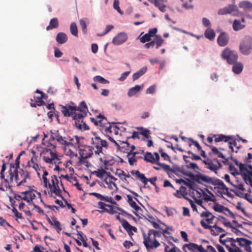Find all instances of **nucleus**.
Returning <instances> with one entry per match:
<instances>
[{"mask_svg":"<svg viewBox=\"0 0 252 252\" xmlns=\"http://www.w3.org/2000/svg\"><path fill=\"white\" fill-rule=\"evenodd\" d=\"M252 154L248 153V157L245 158V163H242L236 159H233L236 165L238 166L240 172L245 182L252 187V165L249 164L251 162Z\"/></svg>","mask_w":252,"mask_h":252,"instance_id":"obj_1","label":"nucleus"},{"mask_svg":"<svg viewBox=\"0 0 252 252\" xmlns=\"http://www.w3.org/2000/svg\"><path fill=\"white\" fill-rule=\"evenodd\" d=\"M162 233L160 231L154 229H149L147 234L143 232L142 235L144 238L143 243L147 250L155 249L160 246L159 242L156 239V237H161Z\"/></svg>","mask_w":252,"mask_h":252,"instance_id":"obj_2","label":"nucleus"},{"mask_svg":"<svg viewBox=\"0 0 252 252\" xmlns=\"http://www.w3.org/2000/svg\"><path fill=\"white\" fill-rule=\"evenodd\" d=\"M94 137L91 138V147L96 155L100 154H104V152L108 149L107 142L100 138L95 132L93 133Z\"/></svg>","mask_w":252,"mask_h":252,"instance_id":"obj_3","label":"nucleus"},{"mask_svg":"<svg viewBox=\"0 0 252 252\" xmlns=\"http://www.w3.org/2000/svg\"><path fill=\"white\" fill-rule=\"evenodd\" d=\"M90 120L94 125L100 126L99 129L103 133L108 134L112 132L111 124L108 122L107 118L104 116L99 114L95 118H91Z\"/></svg>","mask_w":252,"mask_h":252,"instance_id":"obj_4","label":"nucleus"},{"mask_svg":"<svg viewBox=\"0 0 252 252\" xmlns=\"http://www.w3.org/2000/svg\"><path fill=\"white\" fill-rule=\"evenodd\" d=\"M49 148H46L43 149L40 153V155L43 160L47 163H56V160L59 158L56 154L52 151V149L56 148V146L54 144L50 143V145H47Z\"/></svg>","mask_w":252,"mask_h":252,"instance_id":"obj_5","label":"nucleus"},{"mask_svg":"<svg viewBox=\"0 0 252 252\" xmlns=\"http://www.w3.org/2000/svg\"><path fill=\"white\" fill-rule=\"evenodd\" d=\"M221 56L222 58L226 60L227 63L230 64L234 63L238 59V56L237 52L233 50H231L228 48H225L222 52Z\"/></svg>","mask_w":252,"mask_h":252,"instance_id":"obj_6","label":"nucleus"},{"mask_svg":"<svg viewBox=\"0 0 252 252\" xmlns=\"http://www.w3.org/2000/svg\"><path fill=\"white\" fill-rule=\"evenodd\" d=\"M231 185L235 188V189H231V191L234 192L237 196L245 198L252 203V199L248 197L250 195L244 192L245 188L243 184L236 182L235 183H231Z\"/></svg>","mask_w":252,"mask_h":252,"instance_id":"obj_7","label":"nucleus"},{"mask_svg":"<svg viewBox=\"0 0 252 252\" xmlns=\"http://www.w3.org/2000/svg\"><path fill=\"white\" fill-rule=\"evenodd\" d=\"M51 136L50 141L53 142L56 141L62 147L64 148L65 144H66L67 137L65 136L64 134L62 133L58 130H54L51 131Z\"/></svg>","mask_w":252,"mask_h":252,"instance_id":"obj_8","label":"nucleus"},{"mask_svg":"<svg viewBox=\"0 0 252 252\" xmlns=\"http://www.w3.org/2000/svg\"><path fill=\"white\" fill-rule=\"evenodd\" d=\"M187 175L191 179V180L200 184L203 183L212 184L213 179V178H211L199 172H197L196 174L190 173Z\"/></svg>","mask_w":252,"mask_h":252,"instance_id":"obj_9","label":"nucleus"},{"mask_svg":"<svg viewBox=\"0 0 252 252\" xmlns=\"http://www.w3.org/2000/svg\"><path fill=\"white\" fill-rule=\"evenodd\" d=\"M252 39L250 36L246 37L239 46L240 52L245 55L250 54L252 50Z\"/></svg>","mask_w":252,"mask_h":252,"instance_id":"obj_10","label":"nucleus"},{"mask_svg":"<svg viewBox=\"0 0 252 252\" xmlns=\"http://www.w3.org/2000/svg\"><path fill=\"white\" fill-rule=\"evenodd\" d=\"M130 173L133 175H136V179L140 180L144 185H146L149 181L151 184L156 186V181L157 180V177L147 179L144 174L141 173L139 171L135 170H131Z\"/></svg>","mask_w":252,"mask_h":252,"instance_id":"obj_11","label":"nucleus"},{"mask_svg":"<svg viewBox=\"0 0 252 252\" xmlns=\"http://www.w3.org/2000/svg\"><path fill=\"white\" fill-rule=\"evenodd\" d=\"M72 105L70 104H66L65 105H60V106L61 108V112L64 117H72L73 120V117L75 115H77L76 110V106L74 105V103H72Z\"/></svg>","mask_w":252,"mask_h":252,"instance_id":"obj_12","label":"nucleus"},{"mask_svg":"<svg viewBox=\"0 0 252 252\" xmlns=\"http://www.w3.org/2000/svg\"><path fill=\"white\" fill-rule=\"evenodd\" d=\"M219 15H226L231 14L234 16H237L239 12L237 6L234 4H229L228 6L219 9L218 11Z\"/></svg>","mask_w":252,"mask_h":252,"instance_id":"obj_13","label":"nucleus"},{"mask_svg":"<svg viewBox=\"0 0 252 252\" xmlns=\"http://www.w3.org/2000/svg\"><path fill=\"white\" fill-rule=\"evenodd\" d=\"M93 150L91 146H86L79 149L80 157L79 158V161L81 163L83 159H87L91 157L93 154Z\"/></svg>","mask_w":252,"mask_h":252,"instance_id":"obj_14","label":"nucleus"},{"mask_svg":"<svg viewBox=\"0 0 252 252\" xmlns=\"http://www.w3.org/2000/svg\"><path fill=\"white\" fill-rule=\"evenodd\" d=\"M76 112H77L76 115H75L74 117L78 118L80 119L81 118H84L86 116L87 113L88 112V108L87 106L86 102L83 101L80 102L78 106H76Z\"/></svg>","mask_w":252,"mask_h":252,"instance_id":"obj_15","label":"nucleus"},{"mask_svg":"<svg viewBox=\"0 0 252 252\" xmlns=\"http://www.w3.org/2000/svg\"><path fill=\"white\" fill-rule=\"evenodd\" d=\"M116 218L117 220L120 221L124 228L127 231L129 235L133 234L132 232V231L135 232H137V229L135 226L131 225L128 222L124 219H121L119 215H116Z\"/></svg>","mask_w":252,"mask_h":252,"instance_id":"obj_16","label":"nucleus"},{"mask_svg":"<svg viewBox=\"0 0 252 252\" xmlns=\"http://www.w3.org/2000/svg\"><path fill=\"white\" fill-rule=\"evenodd\" d=\"M187 248L189 251L192 252H207L202 245H198L195 243H189L186 244L183 246V250L185 252H187L186 248Z\"/></svg>","mask_w":252,"mask_h":252,"instance_id":"obj_17","label":"nucleus"},{"mask_svg":"<svg viewBox=\"0 0 252 252\" xmlns=\"http://www.w3.org/2000/svg\"><path fill=\"white\" fill-rule=\"evenodd\" d=\"M35 193L37 194L40 197V193L38 192L34 189H31L30 190H27L21 192V194L23 195V200L26 201L30 204L31 202H32L33 199L36 196Z\"/></svg>","mask_w":252,"mask_h":252,"instance_id":"obj_18","label":"nucleus"},{"mask_svg":"<svg viewBox=\"0 0 252 252\" xmlns=\"http://www.w3.org/2000/svg\"><path fill=\"white\" fill-rule=\"evenodd\" d=\"M84 118L79 119L73 117L74 126L78 129L81 130H86L89 129V126L83 121Z\"/></svg>","mask_w":252,"mask_h":252,"instance_id":"obj_19","label":"nucleus"},{"mask_svg":"<svg viewBox=\"0 0 252 252\" xmlns=\"http://www.w3.org/2000/svg\"><path fill=\"white\" fill-rule=\"evenodd\" d=\"M127 39V34L125 32H120L114 37L112 43L115 45H119L125 42Z\"/></svg>","mask_w":252,"mask_h":252,"instance_id":"obj_20","label":"nucleus"},{"mask_svg":"<svg viewBox=\"0 0 252 252\" xmlns=\"http://www.w3.org/2000/svg\"><path fill=\"white\" fill-rule=\"evenodd\" d=\"M79 138L77 136H73L72 137H68L66 139V144H65L63 149H66L67 147H72L76 148L78 147Z\"/></svg>","mask_w":252,"mask_h":252,"instance_id":"obj_21","label":"nucleus"},{"mask_svg":"<svg viewBox=\"0 0 252 252\" xmlns=\"http://www.w3.org/2000/svg\"><path fill=\"white\" fill-rule=\"evenodd\" d=\"M229 41L228 34L225 32H221L217 38L218 44L221 47L226 46Z\"/></svg>","mask_w":252,"mask_h":252,"instance_id":"obj_22","label":"nucleus"},{"mask_svg":"<svg viewBox=\"0 0 252 252\" xmlns=\"http://www.w3.org/2000/svg\"><path fill=\"white\" fill-rule=\"evenodd\" d=\"M9 174L10 176V181H13V180L19 184L20 182L19 175L18 174V169L14 168V165H11L9 170Z\"/></svg>","mask_w":252,"mask_h":252,"instance_id":"obj_23","label":"nucleus"},{"mask_svg":"<svg viewBox=\"0 0 252 252\" xmlns=\"http://www.w3.org/2000/svg\"><path fill=\"white\" fill-rule=\"evenodd\" d=\"M237 242H238L239 245L240 246L245 247V250L248 252H252L251 248L250 245L252 242L247 240L245 238H237Z\"/></svg>","mask_w":252,"mask_h":252,"instance_id":"obj_24","label":"nucleus"},{"mask_svg":"<svg viewBox=\"0 0 252 252\" xmlns=\"http://www.w3.org/2000/svg\"><path fill=\"white\" fill-rule=\"evenodd\" d=\"M214 161L217 162L218 164H214L212 161L209 162L204 161V162L206 165H208V169L213 171H214L216 173H217V171L221 167V165L220 162L217 159H214Z\"/></svg>","mask_w":252,"mask_h":252,"instance_id":"obj_25","label":"nucleus"},{"mask_svg":"<svg viewBox=\"0 0 252 252\" xmlns=\"http://www.w3.org/2000/svg\"><path fill=\"white\" fill-rule=\"evenodd\" d=\"M214 137H215L214 141L216 143L221 141L227 142L230 140V139H233L232 136H226L222 134L218 135L214 134Z\"/></svg>","mask_w":252,"mask_h":252,"instance_id":"obj_26","label":"nucleus"},{"mask_svg":"<svg viewBox=\"0 0 252 252\" xmlns=\"http://www.w3.org/2000/svg\"><path fill=\"white\" fill-rule=\"evenodd\" d=\"M90 194L95 196L97 198H98L101 200L105 201L111 203L112 204L116 203L114 201V200H113V199L111 197H108L107 196H103V195L100 194V193H96V192H91V193H90Z\"/></svg>","mask_w":252,"mask_h":252,"instance_id":"obj_27","label":"nucleus"},{"mask_svg":"<svg viewBox=\"0 0 252 252\" xmlns=\"http://www.w3.org/2000/svg\"><path fill=\"white\" fill-rule=\"evenodd\" d=\"M47 220L51 225L54 226L55 229L56 230L58 233H59L62 229V227H61L60 222L54 217L52 218L51 219L49 218H48Z\"/></svg>","mask_w":252,"mask_h":252,"instance_id":"obj_28","label":"nucleus"},{"mask_svg":"<svg viewBox=\"0 0 252 252\" xmlns=\"http://www.w3.org/2000/svg\"><path fill=\"white\" fill-rule=\"evenodd\" d=\"M212 185L214 186H218V188L224 190H227V187L225 185L224 183L220 179L217 178H213Z\"/></svg>","mask_w":252,"mask_h":252,"instance_id":"obj_29","label":"nucleus"},{"mask_svg":"<svg viewBox=\"0 0 252 252\" xmlns=\"http://www.w3.org/2000/svg\"><path fill=\"white\" fill-rule=\"evenodd\" d=\"M56 39L58 43L63 44L67 41L68 37L65 33L60 32L57 34Z\"/></svg>","mask_w":252,"mask_h":252,"instance_id":"obj_30","label":"nucleus"},{"mask_svg":"<svg viewBox=\"0 0 252 252\" xmlns=\"http://www.w3.org/2000/svg\"><path fill=\"white\" fill-rule=\"evenodd\" d=\"M144 85L140 86L137 85L134 87H132L128 90L127 95L129 97H131L134 95L136 94L138 92L143 88Z\"/></svg>","mask_w":252,"mask_h":252,"instance_id":"obj_31","label":"nucleus"},{"mask_svg":"<svg viewBox=\"0 0 252 252\" xmlns=\"http://www.w3.org/2000/svg\"><path fill=\"white\" fill-rule=\"evenodd\" d=\"M59 26V22L57 18H53L50 21L49 25L46 27V30L49 31L57 28Z\"/></svg>","mask_w":252,"mask_h":252,"instance_id":"obj_32","label":"nucleus"},{"mask_svg":"<svg viewBox=\"0 0 252 252\" xmlns=\"http://www.w3.org/2000/svg\"><path fill=\"white\" fill-rule=\"evenodd\" d=\"M232 70L235 74H239L241 73L243 69V65L240 62L237 61L233 63Z\"/></svg>","mask_w":252,"mask_h":252,"instance_id":"obj_33","label":"nucleus"},{"mask_svg":"<svg viewBox=\"0 0 252 252\" xmlns=\"http://www.w3.org/2000/svg\"><path fill=\"white\" fill-rule=\"evenodd\" d=\"M144 159L146 162H151L153 164H157L158 163V161L154 157V155L150 152H147L145 154Z\"/></svg>","mask_w":252,"mask_h":252,"instance_id":"obj_34","label":"nucleus"},{"mask_svg":"<svg viewBox=\"0 0 252 252\" xmlns=\"http://www.w3.org/2000/svg\"><path fill=\"white\" fill-rule=\"evenodd\" d=\"M200 216L201 217L206 218V220L208 223H212L213 220L215 218V216H213L210 212L205 211L201 213Z\"/></svg>","mask_w":252,"mask_h":252,"instance_id":"obj_35","label":"nucleus"},{"mask_svg":"<svg viewBox=\"0 0 252 252\" xmlns=\"http://www.w3.org/2000/svg\"><path fill=\"white\" fill-rule=\"evenodd\" d=\"M154 45H156V49H158L164 43V40L159 35H156L154 40Z\"/></svg>","mask_w":252,"mask_h":252,"instance_id":"obj_36","label":"nucleus"},{"mask_svg":"<svg viewBox=\"0 0 252 252\" xmlns=\"http://www.w3.org/2000/svg\"><path fill=\"white\" fill-rule=\"evenodd\" d=\"M147 67L146 66L143 67L140 70L134 73L132 75L133 80L138 79L140 77L143 75L147 71Z\"/></svg>","mask_w":252,"mask_h":252,"instance_id":"obj_37","label":"nucleus"},{"mask_svg":"<svg viewBox=\"0 0 252 252\" xmlns=\"http://www.w3.org/2000/svg\"><path fill=\"white\" fill-rule=\"evenodd\" d=\"M120 142H121V144L124 145L122 147V149L124 148L125 147V146H126V147L128 148L127 149H126L127 151H124V152L126 153L127 154H128V153H132L134 151V150L135 149V146L133 145L130 146V144L128 143L127 141L126 142L120 141Z\"/></svg>","mask_w":252,"mask_h":252,"instance_id":"obj_38","label":"nucleus"},{"mask_svg":"<svg viewBox=\"0 0 252 252\" xmlns=\"http://www.w3.org/2000/svg\"><path fill=\"white\" fill-rule=\"evenodd\" d=\"M43 96L40 95V96L34 97L35 100V103H31L32 107H36V106H42L45 104V102L42 100Z\"/></svg>","mask_w":252,"mask_h":252,"instance_id":"obj_39","label":"nucleus"},{"mask_svg":"<svg viewBox=\"0 0 252 252\" xmlns=\"http://www.w3.org/2000/svg\"><path fill=\"white\" fill-rule=\"evenodd\" d=\"M3 164L1 167V171L0 172V178L1 180V183H3L4 182L5 183H8L9 181L7 179L4 178V172H5L6 168V163L3 160Z\"/></svg>","mask_w":252,"mask_h":252,"instance_id":"obj_40","label":"nucleus"},{"mask_svg":"<svg viewBox=\"0 0 252 252\" xmlns=\"http://www.w3.org/2000/svg\"><path fill=\"white\" fill-rule=\"evenodd\" d=\"M204 35L207 39L212 40L215 37V33L213 30L211 29H208L205 32Z\"/></svg>","mask_w":252,"mask_h":252,"instance_id":"obj_41","label":"nucleus"},{"mask_svg":"<svg viewBox=\"0 0 252 252\" xmlns=\"http://www.w3.org/2000/svg\"><path fill=\"white\" fill-rule=\"evenodd\" d=\"M245 26L241 24V21L239 20H235L233 23V28L234 31H238L243 29Z\"/></svg>","mask_w":252,"mask_h":252,"instance_id":"obj_42","label":"nucleus"},{"mask_svg":"<svg viewBox=\"0 0 252 252\" xmlns=\"http://www.w3.org/2000/svg\"><path fill=\"white\" fill-rule=\"evenodd\" d=\"M224 231V230L223 228L215 224L213 225V228L211 230V234L213 235L217 236L220 233L223 232Z\"/></svg>","mask_w":252,"mask_h":252,"instance_id":"obj_43","label":"nucleus"},{"mask_svg":"<svg viewBox=\"0 0 252 252\" xmlns=\"http://www.w3.org/2000/svg\"><path fill=\"white\" fill-rule=\"evenodd\" d=\"M239 6L240 8H243L245 11H247L252 7V3L248 1H243L240 2Z\"/></svg>","mask_w":252,"mask_h":252,"instance_id":"obj_44","label":"nucleus"},{"mask_svg":"<svg viewBox=\"0 0 252 252\" xmlns=\"http://www.w3.org/2000/svg\"><path fill=\"white\" fill-rule=\"evenodd\" d=\"M137 129L139 131L140 134L143 135L146 138H149L150 137V131L146 128H144L143 127H137Z\"/></svg>","mask_w":252,"mask_h":252,"instance_id":"obj_45","label":"nucleus"},{"mask_svg":"<svg viewBox=\"0 0 252 252\" xmlns=\"http://www.w3.org/2000/svg\"><path fill=\"white\" fill-rule=\"evenodd\" d=\"M162 223L165 226V228L164 229H163V228H162L161 227V229H160V230H162V235L164 236V237L166 239H168V237L166 235V234L170 235V232H169V230L171 231H173V228H172V227L168 226H167V225H165V224L163 223Z\"/></svg>","mask_w":252,"mask_h":252,"instance_id":"obj_46","label":"nucleus"},{"mask_svg":"<svg viewBox=\"0 0 252 252\" xmlns=\"http://www.w3.org/2000/svg\"><path fill=\"white\" fill-rule=\"evenodd\" d=\"M52 187L53 189L51 190V191L54 193L56 195L61 197L62 198H63V196L61 194V190L60 189L59 183H57V184L52 186Z\"/></svg>","mask_w":252,"mask_h":252,"instance_id":"obj_47","label":"nucleus"},{"mask_svg":"<svg viewBox=\"0 0 252 252\" xmlns=\"http://www.w3.org/2000/svg\"><path fill=\"white\" fill-rule=\"evenodd\" d=\"M128 163L130 165H133L134 163L137 162L136 161V156L132 155V153H128L126 156Z\"/></svg>","mask_w":252,"mask_h":252,"instance_id":"obj_48","label":"nucleus"},{"mask_svg":"<svg viewBox=\"0 0 252 252\" xmlns=\"http://www.w3.org/2000/svg\"><path fill=\"white\" fill-rule=\"evenodd\" d=\"M229 143V148L232 150V151H234L233 149V147H235L237 150H238L240 148V146L237 145V141L236 139H234L233 136V139H230L228 142Z\"/></svg>","mask_w":252,"mask_h":252,"instance_id":"obj_49","label":"nucleus"},{"mask_svg":"<svg viewBox=\"0 0 252 252\" xmlns=\"http://www.w3.org/2000/svg\"><path fill=\"white\" fill-rule=\"evenodd\" d=\"M70 31L71 34L74 36L78 35V29L75 23L72 22L70 24Z\"/></svg>","mask_w":252,"mask_h":252,"instance_id":"obj_50","label":"nucleus"},{"mask_svg":"<svg viewBox=\"0 0 252 252\" xmlns=\"http://www.w3.org/2000/svg\"><path fill=\"white\" fill-rule=\"evenodd\" d=\"M155 5L158 7V9L162 12H164L166 11V6L163 4V2H161L158 1H156L155 0L154 2Z\"/></svg>","mask_w":252,"mask_h":252,"instance_id":"obj_51","label":"nucleus"},{"mask_svg":"<svg viewBox=\"0 0 252 252\" xmlns=\"http://www.w3.org/2000/svg\"><path fill=\"white\" fill-rule=\"evenodd\" d=\"M128 197L130 206L137 212H138L139 210H140V207L136 204L134 201L132 200L131 197L128 195Z\"/></svg>","mask_w":252,"mask_h":252,"instance_id":"obj_52","label":"nucleus"},{"mask_svg":"<svg viewBox=\"0 0 252 252\" xmlns=\"http://www.w3.org/2000/svg\"><path fill=\"white\" fill-rule=\"evenodd\" d=\"M107 207L109 208V209H104L105 212H107L111 215H113L117 213V208H115L111 205H107Z\"/></svg>","mask_w":252,"mask_h":252,"instance_id":"obj_53","label":"nucleus"},{"mask_svg":"<svg viewBox=\"0 0 252 252\" xmlns=\"http://www.w3.org/2000/svg\"><path fill=\"white\" fill-rule=\"evenodd\" d=\"M94 81L99 82L101 84H105L109 83V81L100 76H96L94 78Z\"/></svg>","mask_w":252,"mask_h":252,"instance_id":"obj_54","label":"nucleus"},{"mask_svg":"<svg viewBox=\"0 0 252 252\" xmlns=\"http://www.w3.org/2000/svg\"><path fill=\"white\" fill-rule=\"evenodd\" d=\"M157 164L161 167L162 169H163L165 171H170V172H174V170L173 169H172L170 166L168 165H167L164 163H160L159 162H158Z\"/></svg>","mask_w":252,"mask_h":252,"instance_id":"obj_55","label":"nucleus"},{"mask_svg":"<svg viewBox=\"0 0 252 252\" xmlns=\"http://www.w3.org/2000/svg\"><path fill=\"white\" fill-rule=\"evenodd\" d=\"M113 180L115 181L116 180V179L112 176H109L108 177H107L105 179L104 182H105L106 184H109L110 186H111L112 185L116 186V184L113 182Z\"/></svg>","mask_w":252,"mask_h":252,"instance_id":"obj_56","label":"nucleus"},{"mask_svg":"<svg viewBox=\"0 0 252 252\" xmlns=\"http://www.w3.org/2000/svg\"><path fill=\"white\" fill-rule=\"evenodd\" d=\"M151 37L150 33H147L140 38V41L143 43L149 42L151 41Z\"/></svg>","mask_w":252,"mask_h":252,"instance_id":"obj_57","label":"nucleus"},{"mask_svg":"<svg viewBox=\"0 0 252 252\" xmlns=\"http://www.w3.org/2000/svg\"><path fill=\"white\" fill-rule=\"evenodd\" d=\"M79 23L80 26L82 28V32L84 33H86L87 32V25L86 24V22L84 19H80L79 20Z\"/></svg>","mask_w":252,"mask_h":252,"instance_id":"obj_58","label":"nucleus"},{"mask_svg":"<svg viewBox=\"0 0 252 252\" xmlns=\"http://www.w3.org/2000/svg\"><path fill=\"white\" fill-rule=\"evenodd\" d=\"M113 7L115 9H116L119 13L121 14H123V12L121 10L119 7V0H115L113 3Z\"/></svg>","mask_w":252,"mask_h":252,"instance_id":"obj_59","label":"nucleus"},{"mask_svg":"<svg viewBox=\"0 0 252 252\" xmlns=\"http://www.w3.org/2000/svg\"><path fill=\"white\" fill-rule=\"evenodd\" d=\"M213 208L215 211L220 213L222 212L225 208L222 205L217 204L214 206Z\"/></svg>","mask_w":252,"mask_h":252,"instance_id":"obj_60","label":"nucleus"},{"mask_svg":"<svg viewBox=\"0 0 252 252\" xmlns=\"http://www.w3.org/2000/svg\"><path fill=\"white\" fill-rule=\"evenodd\" d=\"M77 235L79 236V237L78 238L80 239L81 240V241L83 243V246L84 247H86V248H87V247H89V248H91L88 244V243L86 242V241L84 240V239L83 238L82 235H81V233L80 232H79L78 231H77Z\"/></svg>","mask_w":252,"mask_h":252,"instance_id":"obj_61","label":"nucleus"},{"mask_svg":"<svg viewBox=\"0 0 252 252\" xmlns=\"http://www.w3.org/2000/svg\"><path fill=\"white\" fill-rule=\"evenodd\" d=\"M226 247L229 252H242L238 247L231 248L227 245H226Z\"/></svg>","mask_w":252,"mask_h":252,"instance_id":"obj_62","label":"nucleus"},{"mask_svg":"<svg viewBox=\"0 0 252 252\" xmlns=\"http://www.w3.org/2000/svg\"><path fill=\"white\" fill-rule=\"evenodd\" d=\"M42 179L43 180V183L44 184V186L46 188H49L50 189H52L51 184L50 183L49 180L46 177H42Z\"/></svg>","mask_w":252,"mask_h":252,"instance_id":"obj_63","label":"nucleus"},{"mask_svg":"<svg viewBox=\"0 0 252 252\" xmlns=\"http://www.w3.org/2000/svg\"><path fill=\"white\" fill-rule=\"evenodd\" d=\"M200 224L201 226L205 229H209L211 231L213 228V226H211L208 224H207L204 220H202L200 221Z\"/></svg>","mask_w":252,"mask_h":252,"instance_id":"obj_64","label":"nucleus"}]
</instances>
